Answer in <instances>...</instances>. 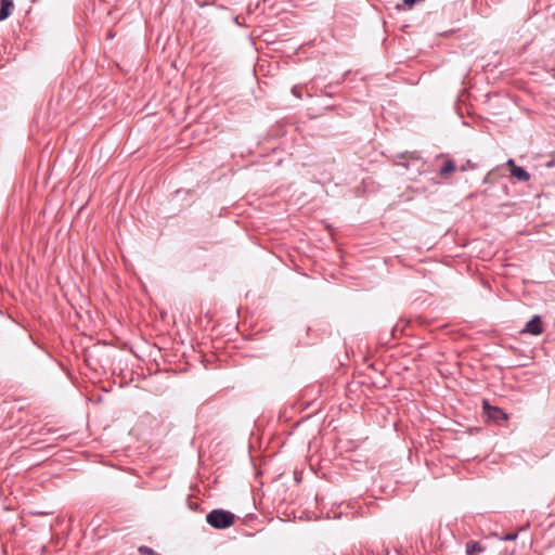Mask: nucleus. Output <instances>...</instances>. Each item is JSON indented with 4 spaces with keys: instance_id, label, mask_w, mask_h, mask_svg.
<instances>
[{
    "instance_id": "nucleus-1",
    "label": "nucleus",
    "mask_w": 555,
    "mask_h": 555,
    "mask_svg": "<svg viewBox=\"0 0 555 555\" xmlns=\"http://www.w3.org/2000/svg\"><path fill=\"white\" fill-rule=\"evenodd\" d=\"M207 522L217 529H225L234 524L235 516L223 509H214L206 516Z\"/></svg>"
},
{
    "instance_id": "nucleus-2",
    "label": "nucleus",
    "mask_w": 555,
    "mask_h": 555,
    "mask_svg": "<svg viewBox=\"0 0 555 555\" xmlns=\"http://www.w3.org/2000/svg\"><path fill=\"white\" fill-rule=\"evenodd\" d=\"M543 332L540 317H533L529 322H527L522 333H529L532 335H540Z\"/></svg>"
},
{
    "instance_id": "nucleus-3",
    "label": "nucleus",
    "mask_w": 555,
    "mask_h": 555,
    "mask_svg": "<svg viewBox=\"0 0 555 555\" xmlns=\"http://www.w3.org/2000/svg\"><path fill=\"white\" fill-rule=\"evenodd\" d=\"M483 409H485V413L487 414V416L489 418H492L494 421H500V420H507V414L504 413L501 409L499 408H495V406H491L489 405L488 403H485L483 404Z\"/></svg>"
},
{
    "instance_id": "nucleus-4",
    "label": "nucleus",
    "mask_w": 555,
    "mask_h": 555,
    "mask_svg": "<svg viewBox=\"0 0 555 555\" xmlns=\"http://www.w3.org/2000/svg\"><path fill=\"white\" fill-rule=\"evenodd\" d=\"M0 21L8 18L11 14V9L13 8L12 0H0Z\"/></svg>"
},
{
    "instance_id": "nucleus-5",
    "label": "nucleus",
    "mask_w": 555,
    "mask_h": 555,
    "mask_svg": "<svg viewBox=\"0 0 555 555\" xmlns=\"http://www.w3.org/2000/svg\"><path fill=\"white\" fill-rule=\"evenodd\" d=\"M485 551V547L478 542H468L466 544V554L475 555L476 553H481Z\"/></svg>"
},
{
    "instance_id": "nucleus-6",
    "label": "nucleus",
    "mask_w": 555,
    "mask_h": 555,
    "mask_svg": "<svg viewBox=\"0 0 555 555\" xmlns=\"http://www.w3.org/2000/svg\"><path fill=\"white\" fill-rule=\"evenodd\" d=\"M513 177L520 181H528L530 179V175L521 167H515L511 172Z\"/></svg>"
},
{
    "instance_id": "nucleus-7",
    "label": "nucleus",
    "mask_w": 555,
    "mask_h": 555,
    "mask_svg": "<svg viewBox=\"0 0 555 555\" xmlns=\"http://www.w3.org/2000/svg\"><path fill=\"white\" fill-rule=\"evenodd\" d=\"M454 170H455V165H454V163H453V162H451V160H448V162H446V163H444V165H443V166H442V168L440 169V173H441L442 176H444V175H448V173H450V172H452V171H454Z\"/></svg>"
},
{
    "instance_id": "nucleus-8",
    "label": "nucleus",
    "mask_w": 555,
    "mask_h": 555,
    "mask_svg": "<svg viewBox=\"0 0 555 555\" xmlns=\"http://www.w3.org/2000/svg\"><path fill=\"white\" fill-rule=\"evenodd\" d=\"M498 539L502 541H514L517 539V533H507L505 535L499 537L498 534H494Z\"/></svg>"
},
{
    "instance_id": "nucleus-9",
    "label": "nucleus",
    "mask_w": 555,
    "mask_h": 555,
    "mask_svg": "<svg viewBox=\"0 0 555 555\" xmlns=\"http://www.w3.org/2000/svg\"><path fill=\"white\" fill-rule=\"evenodd\" d=\"M139 552L143 555H154V551L147 546H140Z\"/></svg>"
},
{
    "instance_id": "nucleus-10",
    "label": "nucleus",
    "mask_w": 555,
    "mask_h": 555,
    "mask_svg": "<svg viewBox=\"0 0 555 555\" xmlns=\"http://www.w3.org/2000/svg\"><path fill=\"white\" fill-rule=\"evenodd\" d=\"M507 166L511 168V172L514 170L515 167H517L513 159L507 160Z\"/></svg>"
}]
</instances>
